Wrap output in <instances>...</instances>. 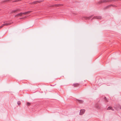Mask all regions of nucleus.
Wrapping results in <instances>:
<instances>
[{"mask_svg": "<svg viewBox=\"0 0 121 121\" xmlns=\"http://www.w3.org/2000/svg\"><path fill=\"white\" fill-rule=\"evenodd\" d=\"M110 0H101L99 1V3H103L105 2H108L110 1Z\"/></svg>", "mask_w": 121, "mask_h": 121, "instance_id": "1", "label": "nucleus"}, {"mask_svg": "<svg viewBox=\"0 0 121 121\" xmlns=\"http://www.w3.org/2000/svg\"><path fill=\"white\" fill-rule=\"evenodd\" d=\"M27 12H25L24 13H20L18 14L15 16L16 17H18L19 16H22L23 14H26Z\"/></svg>", "mask_w": 121, "mask_h": 121, "instance_id": "2", "label": "nucleus"}, {"mask_svg": "<svg viewBox=\"0 0 121 121\" xmlns=\"http://www.w3.org/2000/svg\"><path fill=\"white\" fill-rule=\"evenodd\" d=\"M85 112V110L84 109H81L80 110L79 114L80 115H83Z\"/></svg>", "mask_w": 121, "mask_h": 121, "instance_id": "3", "label": "nucleus"}, {"mask_svg": "<svg viewBox=\"0 0 121 121\" xmlns=\"http://www.w3.org/2000/svg\"><path fill=\"white\" fill-rule=\"evenodd\" d=\"M93 18H96L98 19H102V17L100 16H96L94 17H93Z\"/></svg>", "mask_w": 121, "mask_h": 121, "instance_id": "4", "label": "nucleus"}, {"mask_svg": "<svg viewBox=\"0 0 121 121\" xmlns=\"http://www.w3.org/2000/svg\"><path fill=\"white\" fill-rule=\"evenodd\" d=\"M11 24V23H6L2 25V27H3L4 26H7L8 25H9Z\"/></svg>", "mask_w": 121, "mask_h": 121, "instance_id": "5", "label": "nucleus"}, {"mask_svg": "<svg viewBox=\"0 0 121 121\" xmlns=\"http://www.w3.org/2000/svg\"><path fill=\"white\" fill-rule=\"evenodd\" d=\"M76 102L78 103H81L83 102V101L81 100L77 99V100Z\"/></svg>", "mask_w": 121, "mask_h": 121, "instance_id": "6", "label": "nucleus"}, {"mask_svg": "<svg viewBox=\"0 0 121 121\" xmlns=\"http://www.w3.org/2000/svg\"><path fill=\"white\" fill-rule=\"evenodd\" d=\"M107 109L108 110L111 109L112 110H114V109L112 108V107H109L108 108H107Z\"/></svg>", "mask_w": 121, "mask_h": 121, "instance_id": "7", "label": "nucleus"}, {"mask_svg": "<svg viewBox=\"0 0 121 121\" xmlns=\"http://www.w3.org/2000/svg\"><path fill=\"white\" fill-rule=\"evenodd\" d=\"M78 85V83H75L73 84V85L74 86L76 87Z\"/></svg>", "mask_w": 121, "mask_h": 121, "instance_id": "8", "label": "nucleus"}, {"mask_svg": "<svg viewBox=\"0 0 121 121\" xmlns=\"http://www.w3.org/2000/svg\"><path fill=\"white\" fill-rule=\"evenodd\" d=\"M30 103L29 102H27L26 105L28 106H30Z\"/></svg>", "mask_w": 121, "mask_h": 121, "instance_id": "9", "label": "nucleus"}, {"mask_svg": "<svg viewBox=\"0 0 121 121\" xmlns=\"http://www.w3.org/2000/svg\"><path fill=\"white\" fill-rule=\"evenodd\" d=\"M21 104V102L20 101H18L17 102V104L19 105H20Z\"/></svg>", "mask_w": 121, "mask_h": 121, "instance_id": "10", "label": "nucleus"}, {"mask_svg": "<svg viewBox=\"0 0 121 121\" xmlns=\"http://www.w3.org/2000/svg\"><path fill=\"white\" fill-rule=\"evenodd\" d=\"M2 27H3L2 25L1 26H0V29L2 28Z\"/></svg>", "mask_w": 121, "mask_h": 121, "instance_id": "11", "label": "nucleus"}, {"mask_svg": "<svg viewBox=\"0 0 121 121\" xmlns=\"http://www.w3.org/2000/svg\"><path fill=\"white\" fill-rule=\"evenodd\" d=\"M111 6V5H110L107 6V8H108L109 6Z\"/></svg>", "mask_w": 121, "mask_h": 121, "instance_id": "12", "label": "nucleus"}, {"mask_svg": "<svg viewBox=\"0 0 121 121\" xmlns=\"http://www.w3.org/2000/svg\"><path fill=\"white\" fill-rule=\"evenodd\" d=\"M92 16H91L90 17H90V18H91L92 17Z\"/></svg>", "mask_w": 121, "mask_h": 121, "instance_id": "13", "label": "nucleus"}, {"mask_svg": "<svg viewBox=\"0 0 121 121\" xmlns=\"http://www.w3.org/2000/svg\"><path fill=\"white\" fill-rule=\"evenodd\" d=\"M17 10L14 11V12H15Z\"/></svg>", "mask_w": 121, "mask_h": 121, "instance_id": "14", "label": "nucleus"}]
</instances>
